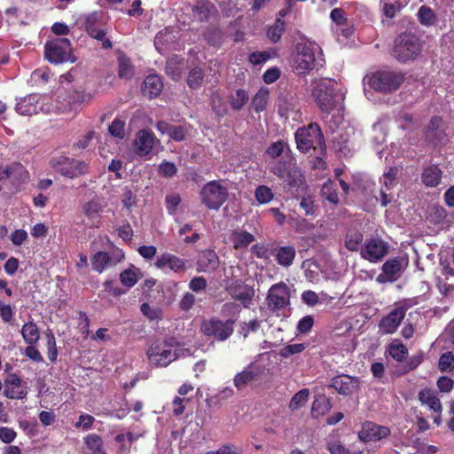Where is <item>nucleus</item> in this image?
<instances>
[{"label": "nucleus", "instance_id": "nucleus-1", "mask_svg": "<svg viewBox=\"0 0 454 454\" xmlns=\"http://www.w3.org/2000/svg\"><path fill=\"white\" fill-rule=\"evenodd\" d=\"M311 96L323 114H329L345 98V90L335 80L322 78L313 80L310 84Z\"/></svg>", "mask_w": 454, "mask_h": 454}, {"label": "nucleus", "instance_id": "nucleus-2", "mask_svg": "<svg viewBox=\"0 0 454 454\" xmlns=\"http://www.w3.org/2000/svg\"><path fill=\"white\" fill-rule=\"evenodd\" d=\"M323 52L317 45L299 43L292 58V68L298 75H305L317 67L323 66Z\"/></svg>", "mask_w": 454, "mask_h": 454}, {"label": "nucleus", "instance_id": "nucleus-3", "mask_svg": "<svg viewBox=\"0 0 454 454\" xmlns=\"http://www.w3.org/2000/svg\"><path fill=\"white\" fill-rule=\"evenodd\" d=\"M178 351V342L176 339L169 338L153 342L146 355L151 364L166 367L180 356Z\"/></svg>", "mask_w": 454, "mask_h": 454}, {"label": "nucleus", "instance_id": "nucleus-4", "mask_svg": "<svg viewBox=\"0 0 454 454\" xmlns=\"http://www.w3.org/2000/svg\"><path fill=\"white\" fill-rule=\"evenodd\" d=\"M402 82L403 76L400 74L392 71H378L364 78V93L369 98L368 88L382 93L392 92L396 90Z\"/></svg>", "mask_w": 454, "mask_h": 454}, {"label": "nucleus", "instance_id": "nucleus-5", "mask_svg": "<svg viewBox=\"0 0 454 454\" xmlns=\"http://www.w3.org/2000/svg\"><path fill=\"white\" fill-rule=\"evenodd\" d=\"M421 51V43L412 34H402L395 42L394 56L401 62H407L416 59Z\"/></svg>", "mask_w": 454, "mask_h": 454}, {"label": "nucleus", "instance_id": "nucleus-6", "mask_svg": "<svg viewBox=\"0 0 454 454\" xmlns=\"http://www.w3.org/2000/svg\"><path fill=\"white\" fill-rule=\"evenodd\" d=\"M297 148L302 153H308L310 149L323 147L324 137L320 127L317 123H311L307 128H300L295 132Z\"/></svg>", "mask_w": 454, "mask_h": 454}, {"label": "nucleus", "instance_id": "nucleus-7", "mask_svg": "<svg viewBox=\"0 0 454 454\" xmlns=\"http://www.w3.org/2000/svg\"><path fill=\"white\" fill-rule=\"evenodd\" d=\"M50 164L55 171L70 179L76 178L88 170L85 162L63 155L52 158Z\"/></svg>", "mask_w": 454, "mask_h": 454}, {"label": "nucleus", "instance_id": "nucleus-8", "mask_svg": "<svg viewBox=\"0 0 454 454\" xmlns=\"http://www.w3.org/2000/svg\"><path fill=\"white\" fill-rule=\"evenodd\" d=\"M234 324L232 319L223 321L217 317H212L202 322L200 331L208 338L223 341L233 333Z\"/></svg>", "mask_w": 454, "mask_h": 454}, {"label": "nucleus", "instance_id": "nucleus-9", "mask_svg": "<svg viewBox=\"0 0 454 454\" xmlns=\"http://www.w3.org/2000/svg\"><path fill=\"white\" fill-rule=\"evenodd\" d=\"M202 203L209 209H219L228 197V190L222 183L211 181L200 192Z\"/></svg>", "mask_w": 454, "mask_h": 454}, {"label": "nucleus", "instance_id": "nucleus-10", "mask_svg": "<svg viewBox=\"0 0 454 454\" xmlns=\"http://www.w3.org/2000/svg\"><path fill=\"white\" fill-rule=\"evenodd\" d=\"M45 58L54 64H59L66 61L74 62L71 58V43L67 38H57L46 43L44 46Z\"/></svg>", "mask_w": 454, "mask_h": 454}, {"label": "nucleus", "instance_id": "nucleus-11", "mask_svg": "<svg viewBox=\"0 0 454 454\" xmlns=\"http://www.w3.org/2000/svg\"><path fill=\"white\" fill-rule=\"evenodd\" d=\"M412 300L400 301L379 324L380 331L384 334L394 333L405 317L408 309L412 307Z\"/></svg>", "mask_w": 454, "mask_h": 454}, {"label": "nucleus", "instance_id": "nucleus-12", "mask_svg": "<svg viewBox=\"0 0 454 454\" xmlns=\"http://www.w3.org/2000/svg\"><path fill=\"white\" fill-rule=\"evenodd\" d=\"M78 104L71 103L70 100L66 103L60 102L58 98H53L48 95H40L39 108L40 113L44 114H59L67 113L69 117H73L78 109Z\"/></svg>", "mask_w": 454, "mask_h": 454}, {"label": "nucleus", "instance_id": "nucleus-13", "mask_svg": "<svg viewBox=\"0 0 454 454\" xmlns=\"http://www.w3.org/2000/svg\"><path fill=\"white\" fill-rule=\"evenodd\" d=\"M388 248V244L382 239L371 238L361 247L360 255L363 259L376 263L387 255Z\"/></svg>", "mask_w": 454, "mask_h": 454}, {"label": "nucleus", "instance_id": "nucleus-14", "mask_svg": "<svg viewBox=\"0 0 454 454\" xmlns=\"http://www.w3.org/2000/svg\"><path fill=\"white\" fill-rule=\"evenodd\" d=\"M265 372L264 365L256 361L253 362L234 376L233 384L238 389H242L254 382L261 380Z\"/></svg>", "mask_w": 454, "mask_h": 454}, {"label": "nucleus", "instance_id": "nucleus-15", "mask_svg": "<svg viewBox=\"0 0 454 454\" xmlns=\"http://www.w3.org/2000/svg\"><path fill=\"white\" fill-rule=\"evenodd\" d=\"M408 264V261L403 257H395L387 260L382 265V271L377 277L378 283L394 282L397 280Z\"/></svg>", "mask_w": 454, "mask_h": 454}, {"label": "nucleus", "instance_id": "nucleus-16", "mask_svg": "<svg viewBox=\"0 0 454 454\" xmlns=\"http://www.w3.org/2000/svg\"><path fill=\"white\" fill-rule=\"evenodd\" d=\"M269 307L273 310H280L290 303V293L287 286L284 283L273 285L267 296Z\"/></svg>", "mask_w": 454, "mask_h": 454}, {"label": "nucleus", "instance_id": "nucleus-17", "mask_svg": "<svg viewBox=\"0 0 454 454\" xmlns=\"http://www.w3.org/2000/svg\"><path fill=\"white\" fill-rule=\"evenodd\" d=\"M28 179V172L18 162L0 167V182L9 181L15 187L24 184Z\"/></svg>", "mask_w": 454, "mask_h": 454}, {"label": "nucleus", "instance_id": "nucleus-18", "mask_svg": "<svg viewBox=\"0 0 454 454\" xmlns=\"http://www.w3.org/2000/svg\"><path fill=\"white\" fill-rule=\"evenodd\" d=\"M226 291L236 301L241 302L245 308H249L254 296V290L252 286L240 280H232L227 286Z\"/></svg>", "mask_w": 454, "mask_h": 454}, {"label": "nucleus", "instance_id": "nucleus-19", "mask_svg": "<svg viewBox=\"0 0 454 454\" xmlns=\"http://www.w3.org/2000/svg\"><path fill=\"white\" fill-rule=\"evenodd\" d=\"M124 258V254L121 250L114 251L111 254L106 252H98L91 258L93 270L102 273L109 267L121 262Z\"/></svg>", "mask_w": 454, "mask_h": 454}, {"label": "nucleus", "instance_id": "nucleus-20", "mask_svg": "<svg viewBox=\"0 0 454 454\" xmlns=\"http://www.w3.org/2000/svg\"><path fill=\"white\" fill-rule=\"evenodd\" d=\"M390 430L387 427L377 425L372 421H366L362 425L358 432V438L362 442L380 441L389 435Z\"/></svg>", "mask_w": 454, "mask_h": 454}, {"label": "nucleus", "instance_id": "nucleus-21", "mask_svg": "<svg viewBox=\"0 0 454 454\" xmlns=\"http://www.w3.org/2000/svg\"><path fill=\"white\" fill-rule=\"evenodd\" d=\"M331 387L340 395H349L358 391L360 380L356 377L342 374L332 380Z\"/></svg>", "mask_w": 454, "mask_h": 454}, {"label": "nucleus", "instance_id": "nucleus-22", "mask_svg": "<svg viewBox=\"0 0 454 454\" xmlns=\"http://www.w3.org/2000/svg\"><path fill=\"white\" fill-rule=\"evenodd\" d=\"M27 395V387L16 374H12L5 380L4 395L10 399H23Z\"/></svg>", "mask_w": 454, "mask_h": 454}, {"label": "nucleus", "instance_id": "nucleus-23", "mask_svg": "<svg viewBox=\"0 0 454 454\" xmlns=\"http://www.w3.org/2000/svg\"><path fill=\"white\" fill-rule=\"evenodd\" d=\"M156 128L162 135H168L177 142L184 140L192 129V126L189 124L175 126L162 121L157 122Z\"/></svg>", "mask_w": 454, "mask_h": 454}, {"label": "nucleus", "instance_id": "nucleus-24", "mask_svg": "<svg viewBox=\"0 0 454 454\" xmlns=\"http://www.w3.org/2000/svg\"><path fill=\"white\" fill-rule=\"evenodd\" d=\"M156 138L153 132L147 129L140 130L134 140V150L140 156L149 154L155 144Z\"/></svg>", "mask_w": 454, "mask_h": 454}, {"label": "nucleus", "instance_id": "nucleus-25", "mask_svg": "<svg viewBox=\"0 0 454 454\" xmlns=\"http://www.w3.org/2000/svg\"><path fill=\"white\" fill-rule=\"evenodd\" d=\"M39 98L40 95L31 94L19 99L15 107L16 112L27 116L39 114Z\"/></svg>", "mask_w": 454, "mask_h": 454}, {"label": "nucleus", "instance_id": "nucleus-26", "mask_svg": "<svg viewBox=\"0 0 454 454\" xmlns=\"http://www.w3.org/2000/svg\"><path fill=\"white\" fill-rule=\"evenodd\" d=\"M155 266L160 270L169 269L174 272H181L185 269L184 260L171 254H162L157 257Z\"/></svg>", "mask_w": 454, "mask_h": 454}, {"label": "nucleus", "instance_id": "nucleus-27", "mask_svg": "<svg viewBox=\"0 0 454 454\" xmlns=\"http://www.w3.org/2000/svg\"><path fill=\"white\" fill-rule=\"evenodd\" d=\"M218 256L213 250L203 251L197 261V270L200 272H209L218 267Z\"/></svg>", "mask_w": 454, "mask_h": 454}, {"label": "nucleus", "instance_id": "nucleus-28", "mask_svg": "<svg viewBox=\"0 0 454 454\" xmlns=\"http://www.w3.org/2000/svg\"><path fill=\"white\" fill-rule=\"evenodd\" d=\"M419 402L427 405L430 411L435 413H441L442 411V403L436 393L430 388H424L419 392Z\"/></svg>", "mask_w": 454, "mask_h": 454}, {"label": "nucleus", "instance_id": "nucleus-29", "mask_svg": "<svg viewBox=\"0 0 454 454\" xmlns=\"http://www.w3.org/2000/svg\"><path fill=\"white\" fill-rule=\"evenodd\" d=\"M163 83L160 76L156 74L148 75L142 87L143 94L149 98L157 97L162 90Z\"/></svg>", "mask_w": 454, "mask_h": 454}, {"label": "nucleus", "instance_id": "nucleus-30", "mask_svg": "<svg viewBox=\"0 0 454 454\" xmlns=\"http://www.w3.org/2000/svg\"><path fill=\"white\" fill-rule=\"evenodd\" d=\"M442 171L437 165H430L423 169L421 181L427 187H436L442 179Z\"/></svg>", "mask_w": 454, "mask_h": 454}, {"label": "nucleus", "instance_id": "nucleus-31", "mask_svg": "<svg viewBox=\"0 0 454 454\" xmlns=\"http://www.w3.org/2000/svg\"><path fill=\"white\" fill-rule=\"evenodd\" d=\"M325 442V448L330 454H363L362 451L352 452L349 450L336 434H329Z\"/></svg>", "mask_w": 454, "mask_h": 454}, {"label": "nucleus", "instance_id": "nucleus-32", "mask_svg": "<svg viewBox=\"0 0 454 454\" xmlns=\"http://www.w3.org/2000/svg\"><path fill=\"white\" fill-rule=\"evenodd\" d=\"M406 0H380L381 13L387 19H393L404 6Z\"/></svg>", "mask_w": 454, "mask_h": 454}, {"label": "nucleus", "instance_id": "nucleus-33", "mask_svg": "<svg viewBox=\"0 0 454 454\" xmlns=\"http://www.w3.org/2000/svg\"><path fill=\"white\" fill-rule=\"evenodd\" d=\"M84 443L83 454H106L103 449V442L98 435L95 434L87 435L84 438Z\"/></svg>", "mask_w": 454, "mask_h": 454}, {"label": "nucleus", "instance_id": "nucleus-34", "mask_svg": "<svg viewBox=\"0 0 454 454\" xmlns=\"http://www.w3.org/2000/svg\"><path fill=\"white\" fill-rule=\"evenodd\" d=\"M296 251L293 246L280 247L276 251V260L278 264L284 267H289L293 264Z\"/></svg>", "mask_w": 454, "mask_h": 454}, {"label": "nucleus", "instance_id": "nucleus-35", "mask_svg": "<svg viewBox=\"0 0 454 454\" xmlns=\"http://www.w3.org/2000/svg\"><path fill=\"white\" fill-rule=\"evenodd\" d=\"M254 240V235L247 231H233L231 236V241L235 249L246 248Z\"/></svg>", "mask_w": 454, "mask_h": 454}, {"label": "nucleus", "instance_id": "nucleus-36", "mask_svg": "<svg viewBox=\"0 0 454 454\" xmlns=\"http://www.w3.org/2000/svg\"><path fill=\"white\" fill-rule=\"evenodd\" d=\"M332 409V403L330 399L324 395L317 396L313 403L311 408V415L313 418H319L330 411Z\"/></svg>", "mask_w": 454, "mask_h": 454}, {"label": "nucleus", "instance_id": "nucleus-37", "mask_svg": "<svg viewBox=\"0 0 454 454\" xmlns=\"http://www.w3.org/2000/svg\"><path fill=\"white\" fill-rule=\"evenodd\" d=\"M21 335L27 344H35L40 338L39 329L35 323L29 321L24 324L21 328Z\"/></svg>", "mask_w": 454, "mask_h": 454}, {"label": "nucleus", "instance_id": "nucleus-38", "mask_svg": "<svg viewBox=\"0 0 454 454\" xmlns=\"http://www.w3.org/2000/svg\"><path fill=\"white\" fill-rule=\"evenodd\" d=\"M175 39L176 36L173 35L172 30L169 28H165L156 35L154 39V45L157 51L162 53L165 48L172 43Z\"/></svg>", "mask_w": 454, "mask_h": 454}, {"label": "nucleus", "instance_id": "nucleus-39", "mask_svg": "<svg viewBox=\"0 0 454 454\" xmlns=\"http://www.w3.org/2000/svg\"><path fill=\"white\" fill-rule=\"evenodd\" d=\"M270 172L281 179H287L291 176L292 163L289 160H277L270 166Z\"/></svg>", "mask_w": 454, "mask_h": 454}, {"label": "nucleus", "instance_id": "nucleus-40", "mask_svg": "<svg viewBox=\"0 0 454 454\" xmlns=\"http://www.w3.org/2000/svg\"><path fill=\"white\" fill-rule=\"evenodd\" d=\"M92 17H90L87 20L86 29L90 35L98 41L102 42V46L105 49L112 47V43L106 37V32L103 29L97 27L91 22Z\"/></svg>", "mask_w": 454, "mask_h": 454}, {"label": "nucleus", "instance_id": "nucleus-41", "mask_svg": "<svg viewBox=\"0 0 454 454\" xmlns=\"http://www.w3.org/2000/svg\"><path fill=\"white\" fill-rule=\"evenodd\" d=\"M140 277V270L134 266H130L120 274V280L123 286L132 287L137 283Z\"/></svg>", "mask_w": 454, "mask_h": 454}, {"label": "nucleus", "instance_id": "nucleus-42", "mask_svg": "<svg viewBox=\"0 0 454 454\" xmlns=\"http://www.w3.org/2000/svg\"><path fill=\"white\" fill-rule=\"evenodd\" d=\"M82 209L87 218L95 221L103 210V204L99 199H92L83 205Z\"/></svg>", "mask_w": 454, "mask_h": 454}, {"label": "nucleus", "instance_id": "nucleus-43", "mask_svg": "<svg viewBox=\"0 0 454 454\" xmlns=\"http://www.w3.org/2000/svg\"><path fill=\"white\" fill-rule=\"evenodd\" d=\"M269 93L268 88L262 87L254 95L252 106L255 112L259 113L266 108L269 102Z\"/></svg>", "mask_w": 454, "mask_h": 454}, {"label": "nucleus", "instance_id": "nucleus-44", "mask_svg": "<svg viewBox=\"0 0 454 454\" xmlns=\"http://www.w3.org/2000/svg\"><path fill=\"white\" fill-rule=\"evenodd\" d=\"M184 67L182 59L171 58L167 61L166 72L173 80H178L181 77Z\"/></svg>", "mask_w": 454, "mask_h": 454}, {"label": "nucleus", "instance_id": "nucleus-45", "mask_svg": "<svg viewBox=\"0 0 454 454\" xmlns=\"http://www.w3.org/2000/svg\"><path fill=\"white\" fill-rule=\"evenodd\" d=\"M387 350L389 355L396 361H403L408 354L407 348L399 340H394L388 345Z\"/></svg>", "mask_w": 454, "mask_h": 454}, {"label": "nucleus", "instance_id": "nucleus-46", "mask_svg": "<svg viewBox=\"0 0 454 454\" xmlns=\"http://www.w3.org/2000/svg\"><path fill=\"white\" fill-rule=\"evenodd\" d=\"M248 98V93L239 89L230 97V104L234 110H240L247 103Z\"/></svg>", "mask_w": 454, "mask_h": 454}, {"label": "nucleus", "instance_id": "nucleus-47", "mask_svg": "<svg viewBox=\"0 0 454 454\" xmlns=\"http://www.w3.org/2000/svg\"><path fill=\"white\" fill-rule=\"evenodd\" d=\"M364 236L361 232L353 231H349L345 239V246L349 251H357L361 247Z\"/></svg>", "mask_w": 454, "mask_h": 454}, {"label": "nucleus", "instance_id": "nucleus-48", "mask_svg": "<svg viewBox=\"0 0 454 454\" xmlns=\"http://www.w3.org/2000/svg\"><path fill=\"white\" fill-rule=\"evenodd\" d=\"M119 75L122 78L130 79L133 76V67L127 57L121 55L118 58Z\"/></svg>", "mask_w": 454, "mask_h": 454}, {"label": "nucleus", "instance_id": "nucleus-49", "mask_svg": "<svg viewBox=\"0 0 454 454\" xmlns=\"http://www.w3.org/2000/svg\"><path fill=\"white\" fill-rule=\"evenodd\" d=\"M309 392L308 389H301L297 392L291 399L289 403V408L293 411L300 409L305 405L309 400Z\"/></svg>", "mask_w": 454, "mask_h": 454}, {"label": "nucleus", "instance_id": "nucleus-50", "mask_svg": "<svg viewBox=\"0 0 454 454\" xmlns=\"http://www.w3.org/2000/svg\"><path fill=\"white\" fill-rule=\"evenodd\" d=\"M322 195L333 205L338 204L339 197L335 190V184L332 181L324 184L321 189Z\"/></svg>", "mask_w": 454, "mask_h": 454}, {"label": "nucleus", "instance_id": "nucleus-51", "mask_svg": "<svg viewBox=\"0 0 454 454\" xmlns=\"http://www.w3.org/2000/svg\"><path fill=\"white\" fill-rule=\"evenodd\" d=\"M438 367L441 372H451L454 370V354L452 352L443 353L438 363Z\"/></svg>", "mask_w": 454, "mask_h": 454}, {"label": "nucleus", "instance_id": "nucleus-52", "mask_svg": "<svg viewBox=\"0 0 454 454\" xmlns=\"http://www.w3.org/2000/svg\"><path fill=\"white\" fill-rule=\"evenodd\" d=\"M285 30V22L281 19H278L274 25L268 30V37L273 42H278Z\"/></svg>", "mask_w": 454, "mask_h": 454}, {"label": "nucleus", "instance_id": "nucleus-53", "mask_svg": "<svg viewBox=\"0 0 454 454\" xmlns=\"http://www.w3.org/2000/svg\"><path fill=\"white\" fill-rule=\"evenodd\" d=\"M288 151L287 145L285 142L279 140L271 144L267 149V154L275 159Z\"/></svg>", "mask_w": 454, "mask_h": 454}, {"label": "nucleus", "instance_id": "nucleus-54", "mask_svg": "<svg viewBox=\"0 0 454 454\" xmlns=\"http://www.w3.org/2000/svg\"><path fill=\"white\" fill-rule=\"evenodd\" d=\"M45 335L47 338L48 358L51 362H54L57 360V356H58L56 339L51 331H47L45 333Z\"/></svg>", "mask_w": 454, "mask_h": 454}, {"label": "nucleus", "instance_id": "nucleus-55", "mask_svg": "<svg viewBox=\"0 0 454 454\" xmlns=\"http://www.w3.org/2000/svg\"><path fill=\"white\" fill-rule=\"evenodd\" d=\"M255 198L257 201L261 204L270 202L273 198V193L271 190L265 185H260L255 190Z\"/></svg>", "mask_w": 454, "mask_h": 454}, {"label": "nucleus", "instance_id": "nucleus-56", "mask_svg": "<svg viewBox=\"0 0 454 454\" xmlns=\"http://www.w3.org/2000/svg\"><path fill=\"white\" fill-rule=\"evenodd\" d=\"M203 82V74L201 69L194 68L190 71L187 82L190 88L197 89L199 88Z\"/></svg>", "mask_w": 454, "mask_h": 454}, {"label": "nucleus", "instance_id": "nucleus-57", "mask_svg": "<svg viewBox=\"0 0 454 454\" xmlns=\"http://www.w3.org/2000/svg\"><path fill=\"white\" fill-rule=\"evenodd\" d=\"M418 17L420 23L426 26L433 24L435 18L433 11L424 5L419 8Z\"/></svg>", "mask_w": 454, "mask_h": 454}, {"label": "nucleus", "instance_id": "nucleus-58", "mask_svg": "<svg viewBox=\"0 0 454 454\" xmlns=\"http://www.w3.org/2000/svg\"><path fill=\"white\" fill-rule=\"evenodd\" d=\"M397 174L398 168L396 167H392L383 175L381 182L384 184L386 191L390 190L395 184Z\"/></svg>", "mask_w": 454, "mask_h": 454}, {"label": "nucleus", "instance_id": "nucleus-59", "mask_svg": "<svg viewBox=\"0 0 454 454\" xmlns=\"http://www.w3.org/2000/svg\"><path fill=\"white\" fill-rule=\"evenodd\" d=\"M441 124H442V119L440 117L435 116L431 119V121H430V124L428 127V131L427 133V138L430 142H434L435 139L439 138V133L435 130H437L440 128Z\"/></svg>", "mask_w": 454, "mask_h": 454}, {"label": "nucleus", "instance_id": "nucleus-60", "mask_svg": "<svg viewBox=\"0 0 454 454\" xmlns=\"http://www.w3.org/2000/svg\"><path fill=\"white\" fill-rule=\"evenodd\" d=\"M116 442L121 444L120 454H128L130 443L135 440L133 434H118L115 438Z\"/></svg>", "mask_w": 454, "mask_h": 454}, {"label": "nucleus", "instance_id": "nucleus-61", "mask_svg": "<svg viewBox=\"0 0 454 454\" xmlns=\"http://www.w3.org/2000/svg\"><path fill=\"white\" fill-rule=\"evenodd\" d=\"M140 310L150 320L159 319L161 316V311L159 308L152 307L148 303H143Z\"/></svg>", "mask_w": 454, "mask_h": 454}, {"label": "nucleus", "instance_id": "nucleus-62", "mask_svg": "<svg viewBox=\"0 0 454 454\" xmlns=\"http://www.w3.org/2000/svg\"><path fill=\"white\" fill-rule=\"evenodd\" d=\"M305 349V345L303 343H295L286 346L280 350V356L282 357H288L294 354H299Z\"/></svg>", "mask_w": 454, "mask_h": 454}, {"label": "nucleus", "instance_id": "nucleus-63", "mask_svg": "<svg viewBox=\"0 0 454 454\" xmlns=\"http://www.w3.org/2000/svg\"><path fill=\"white\" fill-rule=\"evenodd\" d=\"M177 168L173 162L169 161H162L159 165V173L160 175L165 177H171L176 175Z\"/></svg>", "mask_w": 454, "mask_h": 454}, {"label": "nucleus", "instance_id": "nucleus-64", "mask_svg": "<svg viewBox=\"0 0 454 454\" xmlns=\"http://www.w3.org/2000/svg\"><path fill=\"white\" fill-rule=\"evenodd\" d=\"M124 126L125 122L123 121L115 119L109 126V132L114 137L122 138L124 137Z\"/></svg>", "mask_w": 454, "mask_h": 454}]
</instances>
